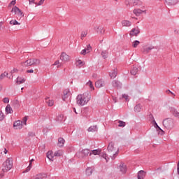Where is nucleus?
<instances>
[{
    "mask_svg": "<svg viewBox=\"0 0 179 179\" xmlns=\"http://www.w3.org/2000/svg\"><path fill=\"white\" fill-rule=\"evenodd\" d=\"M36 0H29V5H31V3H34V1Z\"/></svg>",
    "mask_w": 179,
    "mask_h": 179,
    "instance_id": "e2e57ef3",
    "label": "nucleus"
},
{
    "mask_svg": "<svg viewBox=\"0 0 179 179\" xmlns=\"http://www.w3.org/2000/svg\"><path fill=\"white\" fill-rule=\"evenodd\" d=\"M8 77V73L4 72L0 75V80H2L3 78Z\"/></svg>",
    "mask_w": 179,
    "mask_h": 179,
    "instance_id": "58836bf2",
    "label": "nucleus"
},
{
    "mask_svg": "<svg viewBox=\"0 0 179 179\" xmlns=\"http://www.w3.org/2000/svg\"><path fill=\"white\" fill-rule=\"evenodd\" d=\"M119 169L122 174H125V173H127V165L124 164L123 163L120 164Z\"/></svg>",
    "mask_w": 179,
    "mask_h": 179,
    "instance_id": "f3484780",
    "label": "nucleus"
},
{
    "mask_svg": "<svg viewBox=\"0 0 179 179\" xmlns=\"http://www.w3.org/2000/svg\"><path fill=\"white\" fill-rule=\"evenodd\" d=\"M166 93H171L173 96H176V94L173 93V92L170 91L169 90H166Z\"/></svg>",
    "mask_w": 179,
    "mask_h": 179,
    "instance_id": "052dcab7",
    "label": "nucleus"
},
{
    "mask_svg": "<svg viewBox=\"0 0 179 179\" xmlns=\"http://www.w3.org/2000/svg\"><path fill=\"white\" fill-rule=\"evenodd\" d=\"M73 111H74L75 113L78 114V112H76V108H73Z\"/></svg>",
    "mask_w": 179,
    "mask_h": 179,
    "instance_id": "338daca9",
    "label": "nucleus"
},
{
    "mask_svg": "<svg viewBox=\"0 0 179 179\" xmlns=\"http://www.w3.org/2000/svg\"><path fill=\"white\" fill-rule=\"evenodd\" d=\"M112 85L116 89H121V87H122V83L117 80H115L112 82Z\"/></svg>",
    "mask_w": 179,
    "mask_h": 179,
    "instance_id": "1a4fd4ad",
    "label": "nucleus"
},
{
    "mask_svg": "<svg viewBox=\"0 0 179 179\" xmlns=\"http://www.w3.org/2000/svg\"><path fill=\"white\" fill-rule=\"evenodd\" d=\"M85 50L87 51V54H89V52H90V50H92V46H90V45H87Z\"/></svg>",
    "mask_w": 179,
    "mask_h": 179,
    "instance_id": "de8ad7c7",
    "label": "nucleus"
},
{
    "mask_svg": "<svg viewBox=\"0 0 179 179\" xmlns=\"http://www.w3.org/2000/svg\"><path fill=\"white\" fill-rule=\"evenodd\" d=\"M41 64V61L36 58H30L27 59L25 62H21V66L24 68L29 66H38Z\"/></svg>",
    "mask_w": 179,
    "mask_h": 179,
    "instance_id": "20e7f679",
    "label": "nucleus"
},
{
    "mask_svg": "<svg viewBox=\"0 0 179 179\" xmlns=\"http://www.w3.org/2000/svg\"><path fill=\"white\" fill-rule=\"evenodd\" d=\"M47 157L50 160V162H54V156H52V151H48L47 152Z\"/></svg>",
    "mask_w": 179,
    "mask_h": 179,
    "instance_id": "393cba45",
    "label": "nucleus"
},
{
    "mask_svg": "<svg viewBox=\"0 0 179 179\" xmlns=\"http://www.w3.org/2000/svg\"><path fill=\"white\" fill-rule=\"evenodd\" d=\"M88 132H96L97 131V126H91L87 129Z\"/></svg>",
    "mask_w": 179,
    "mask_h": 179,
    "instance_id": "c85d7f7f",
    "label": "nucleus"
},
{
    "mask_svg": "<svg viewBox=\"0 0 179 179\" xmlns=\"http://www.w3.org/2000/svg\"><path fill=\"white\" fill-rule=\"evenodd\" d=\"M25 82H26V80L20 77H17L16 79V83H17V85H21V83H24Z\"/></svg>",
    "mask_w": 179,
    "mask_h": 179,
    "instance_id": "c756f323",
    "label": "nucleus"
},
{
    "mask_svg": "<svg viewBox=\"0 0 179 179\" xmlns=\"http://www.w3.org/2000/svg\"><path fill=\"white\" fill-rule=\"evenodd\" d=\"M22 122H23L20 120L15 122L13 124L14 128H15V129H21Z\"/></svg>",
    "mask_w": 179,
    "mask_h": 179,
    "instance_id": "a211bd4d",
    "label": "nucleus"
},
{
    "mask_svg": "<svg viewBox=\"0 0 179 179\" xmlns=\"http://www.w3.org/2000/svg\"><path fill=\"white\" fill-rule=\"evenodd\" d=\"M10 5H16V1L15 0H13L10 3Z\"/></svg>",
    "mask_w": 179,
    "mask_h": 179,
    "instance_id": "680f3d73",
    "label": "nucleus"
},
{
    "mask_svg": "<svg viewBox=\"0 0 179 179\" xmlns=\"http://www.w3.org/2000/svg\"><path fill=\"white\" fill-rule=\"evenodd\" d=\"M139 71H141V69H139V66H134L132 69L131 70V75H134V76H135V75H136L138 72H139Z\"/></svg>",
    "mask_w": 179,
    "mask_h": 179,
    "instance_id": "ddd939ff",
    "label": "nucleus"
},
{
    "mask_svg": "<svg viewBox=\"0 0 179 179\" xmlns=\"http://www.w3.org/2000/svg\"><path fill=\"white\" fill-rule=\"evenodd\" d=\"M10 24H12L13 26H15L16 24H20L19 22H17L16 20H12L10 21Z\"/></svg>",
    "mask_w": 179,
    "mask_h": 179,
    "instance_id": "c9c22d12",
    "label": "nucleus"
},
{
    "mask_svg": "<svg viewBox=\"0 0 179 179\" xmlns=\"http://www.w3.org/2000/svg\"><path fill=\"white\" fill-rule=\"evenodd\" d=\"M62 120H64V115L60 114L57 116V121H59V122H61V121H62Z\"/></svg>",
    "mask_w": 179,
    "mask_h": 179,
    "instance_id": "37998d69",
    "label": "nucleus"
},
{
    "mask_svg": "<svg viewBox=\"0 0 179 179\" xmlns=\"http://www.w3.org/2000/svg\"><path fill=\"white\" fill-rule=\"evenodd\" d=\"M5 117L3 116V113L0 110V121H3Z\"/></svg>",
    "mask_w": 179,
    "mask_h": 179,
    "instance_id": "09e8293b",
    "label": "nucleus"
},
{
    "mask_svg": "<svg viewBox=\"0 0 179 179\" xmlns=\"http://www.w3.org/2000/svg\"><path fill=\"white\" fill-rule=\"evenodd\" d=\"M170 111H171V114H173V115H174V117L179 118V112L177 111V109H176V108L171 107Z\"/></svg>",
    "mask_w": 179,
    "mask_h": 179,
    "instance_id": "4468645a",
    "label": "nucleus"
},
{
    "mask_svg": "<svg viewBox=\"0 0 179 179\" xmlns=\"http://www.w3.org/2000/svg\"><path fill=\"white\" fill-rule=\"evenodd\" d=\"M141 110H142V105L138 103V104L135 106V107H134L135 113H141Z\"/></svg>",
    "mask_w": 179,
    "mask_h": 179,
    "instance_id": "5701e85b",
    "label": "nucleus"
},
{
    "mask_svg": "<svg viewBox=\"0 0 179 179\" xmlns=\"http://www.w3.org/2000/svg\"><path fill=\"white\" fill-rule=\"evenodd\" d=\"M3 103H5L6 104H8V103H9V98L5 97V98L3 99Z\"/></svg>",
    "mask_w": 179,
    "mask_h": 179,
    "instance_id": "8fccbe9b",
    "label": "nucleus"
},
{
    "mask_svg": "<svg viewBox=\"0 0 179 179\" xmlns=\"http://www.w3.org/2000/svg\"><path fill=\"white\" fill-rule=\"evenodd\" d=\"M86 176H90L91 174H93V169L88 167L86 169L85 171Z\"/></svg>",
    "mask_w": 179,
    "mask_h": 179,
    "instance_id": "2f4dec72",
    "label": "nucleus"
},
{
    "mask_svg": "<svg viewBox=\"0 0 179 179\" xmlns=\"http://www.w3.org/2000/svg\"><path fill=\"white\" fill-rule=\"evenodd\" d=\"M139 33H141V31L139 30V28H134L133 29H131V31H130V36H138V34H139Z\"/></svg>",
    "mask_w": 179,
    "mask_h": 179,
    "instance_id": "dca6fc26",
    "label": "nucleus"
},
{
    "mask_svg": "<svg viewBox=\"0 0 179 179\" xmlns=\"http://www.w3.org/2000/svg\"><path fill=\"white\" fill-rule=\"evenodd\" d=\"M122 24L123 27H129V26H131V24H132V22H131L129 20H124L122 21Z\"/></svg>",
    "mask_w": 179,
    "mask_h": 179,
    "instance_id": "412c9836",
    "label": "nucleus"
},
{
    "mask_svg": "<svg viewBox=\"0 0 179 179\" xmlns=\"http://www.w3.org/2000/svg\"><path fill=\"white\" fill-rule=\"evenodd\" d=\"M54 156H56L57 157H59L62 156V152L60 150L56 151L54 154Z\"/></svg>",
    "mask_w": 179,
    "mask_h": 179,
    "instance_id": "4c0bfd02",
    "label": "nucleus"
},
{
    "mask_svg": "<svg viewBox=\"0 0 179 179\" xmlns=\"http://www.w3.org/2000/svg\"><path fill=\"white\" fill-rule=\"evenodd\" d=\"M101 153V150L100 149H96V150H93L90 152V156H92V155H94V156H97Z\"/></svg>",
    "mask_w": 179,
    "mask_h": 179,
    "instance_id": "6ab92c4d",
    "label": "nucleus"
},
{
    "mask_svg": "<svg viewBox=\"0 0 179 179\" xmlns=\"http://www.w3.org/2000/svg\"><path fill=\"white\" fill-rule=\"evenodd\" d=\"M101 55L103 57V58L106 59V58L108 57V52L107 50H103L101 52Z\"/></svg>",
    "mask_w": 179,
    "mask_h": 179,
    "instance_id": "72a5a7b5",
    "label": "nucleus"
},
{
    "mask_svg": "<svg viewBox=\"0 0 179 179\" xmlns=\"http://www.w3.org/2000/svg\"><path fill=\"white\" fill-rule=\"evenodd\" d=\"M118 123H119L118 127H125V125H126L125 122H123L121 120H119Z\"/></svg>",
    "mask_w": 179,
    "mask_h": 179,
    "instance_id": "49530a36",
    "label": "nucleus"
},
{
    "mask_svg": "<svg viewBox=\"0 0 179 179\" xmlns=\"http://www.w3.org/2000/svg\"><path fill=\"white\" fill-rule=\"evenodd\" d=\"M154 127L155 128H156L157 131L159 132V131H161V135H164L165 132L163 129H162V128H160V127H159V124H157V123L156 122V120H154Z\"/></svg>",
    "mask_w": 179,
    "mask_h": 179,
    "instance_id": "2eb2a0df",
    "label": "nucleus"
},
{
    "mask_svg": "<svg viewBox=\"0 0 179 179\" xmlns=\"http://www.w3.org/2000/svg\"><path fill=\"white\" fill-rule=\"evenodd\" d=\"M60 59L63 62H69L71 61V56L68 55L65 52H62Z\"/></svg>",
    "mask_w": 179,
    "mask_h": 179,
    "instance_id": "0eeeda50",
    "label": "nucleus"
},
{
    "mask_svg": "<svg viewBox=\"0 0 179 179\" xmlns=\"http://www.w3.org/2000/svg\"><path fill=\"white\" fill-rule=\"evenodd\" d=\"M133 12L134 15H136V16H141V15H142V13H143L145 10L143 11L139 8H137V9H134Z\"/></svg>",
    "mask_w": 179,
    "mask_h": 179,
    "instance_id": "4be33fe9",
    "label": "nucleus"
},
{
    "mask_svg": "<svg viewBox=\"0 0 179 179\" xmlns=\"http://www.w3.org/2000/svg\"><path fill=\"white\" fill-rule=\"evenodd\" d=\"M17 72H19V70H17V69H13L11 71H10V76H7V78H8V79H13V73H17Z\"/></svg>",
    "mask_w": 179,
    "mask_h": 179,
    "instance_id": "7c9ffc66",
    "label": "nucleus"
},
{
    "mask_svg": "<svg viewBox=\"0 0 179 179\" xmlns=\"http://www.w3.org/2000/svg\"><path fill=\"white\" fill-rule=\"evenodd\" d=\"M44 1H45V0H41V1H39V2L38 3H36V5H38V6H40L43 5V3H44Z\"/></svg>",
    "mask_w": 179,
    "mask_h": 179,
    "instance_id": "864d4df0",
    "label": "nucleus"
},
{
    "mask_svg": "<svg viewBox=\"0 0 179 179\" xmlns=\"http://www.w3.org/2000/svg\"><path fill=\"white\" fill-rule=\"evenodd\" d=\"M108 156L112 159V160H115L117 156H118V153H120V149L116 150L114 148V142L111 141L109 143L108 148Z\"/></svg>",
    "mask_w": 179,
    "mask_h": 179,
    "instance_id": "7ed1b4c3",
    "label": "nucleus"
},
{
    "mask_svg": "<svg viewBox=\"0 0 179 179\" xmlns=\"http://www.w3.org/2000/svg\"><path fill=\"white\" fill-rule=\"evenodd\" d=\"M30 170H31V162H29L28 167L26 169L25 171H23V173H29Z\"/></svg>",
    "mask_w": 179,
    "mask_h": 179,
    "instance_id": "a19ab883",
    "label": "nucleus"
},
{
    "mask_svg": "<svg viewBox=\"0 0 179 179\" xmlns=\"http://www.w3.org/2000/svg\"><path fill=\"white\" fill-rule=\"evenodd\" d=\"M27 73H34V70H33V69H29V70H27Z\"/></svg>",
    "mask_w": 179,
    "mask_h": 179,
    "instance_id": "6e6d98bb",
    "label": "nucleus"
},
{
    "mask_svg": "<svg viewBox=\"0 0 179 179\" xmlns=\"http://www.w3.org/2000/svg\"><path fill=\"white\" fill-rule=\"evenodd\" d=\"M87 36V31H83L81 32V40H83L84 37H86Z\"/></svg>",
    "mask_w": 179,
    "mask_h": 179,
    "instance_id": "ea45409f",
    "label": "nucleus"
},
{
    "mask_svg": "<svg viewBox=\"0 0 179 179\" xmlns=\"http://www.w3.org/2000/svg\"><path fill=\"white\" fill-rule=\"evenodd\" d=\"M102 157L103 158V159H105V160L106 161V162H108V160H110V157H108V155H107V154H106V153H103V154H102Z\"/></svg>",
    "mask_w": 179,
    "mask_h": 179,
    "instance_id": "c03bdc74",
    "label": "nucleus"
},
{
    "mask_svg": "<svg viewBox=\"0 0 179 179\" xmlns=\"http://www.w3.org/2000/svg\"><path fill=\"white\" fill-rule=\"evenodd\" d=\"M87 85H89L90 89L92 90H94V87L93 86V83L91 80H89V82L87 83Z\"/></svg>",
    "mask_w": 179,
    "mask_h": 179,
    "instance_id": "a18cd8bd",
    "label": "nucleus"
},
{
    "mask_svg": "<svg viewBox=\"0 0 179 179\" xmlns=\"http://www.w3.org/2000/svg\"><path fill=\"white\" fill-rule=\"evenodd\" d=\"M141 44V42L139 41H134L133 43H132V47L134 48H136L138 47V45Z\"/></svg>",
    "mask_w": 179,
    "mask_h": 179,
    "instance_id": "f704fd0d",
    "label": "nucleus"
},
{
    "mask_svg": "<svg viewBox=\"0 0 179 179\" xmlns=\"http://www.w3.org/2000/svg\"><path fill=\"white\" fill-rule=\"evenodd\" d=\"M89 155H90V150L89 149H83L76 153V156L78 159H86Z\"/></svg>",
    "mask_w": 179,
    "mask_h": 179,
    "instance_id": "423d86ee",
    "label": "nucleus"
},
{
    "mask_svg": "<svg viewBox=\"0 0 179 179\" xmlns=\"http://www.w3.org/2000/svg\"><path fill=\"white\" fill-rule=\"evenodd\" d=\"M81 55H86V54H87V50H86V49L83 50L80 52Z\"/></svg>",
    "mask_w": 179,
    "mask_h": 179,
    "instance_id": "603ef678",
    "label": "nucleus"
},
{
    "mask_svg": "<svg viewBox=\"0 0 179 179\" xmlns=\"http://www.w3.org/2000/svg\"><path fill=\"white\" fill-rule=\"evenodd\" d=\"M13 167V159L12 157L8 158L2 164V172L0 173L1 178L5 176L4 173H8Z\"/></svg>",
    "mask_w": 179,
    "mask_h": 179,
    "instance_id": "f257e3e1",
    "label": "nucleus"
},
{
    "mask_svg": "<svg viewBox=\"0 0 179 179\" xmlns=\"http://www.w3.org/2000/svg\"><path fill=\"white\" fill-rule=\"evenodd\" d=\"M4 153H5V155H6V153H8V150H6V148H4Z\"/></svg>",
    "mask_w": 179,
    "mask_h": 179,
    "instance_id": "69168bd1",
    "label": "nucleus"
},
{
    "mask_svg": "<svg viewBox=\"0 0 179 179\" xmlns=\"http://www.w3.org/2000/svg\"><path fill=\"white\" fill-rule=\"evenodd\" d=\"M58 64H59V61L57 60L56 62H55V63L53 64V65H58Z\"/></svg>",
    "mask_w": 179,
    "mask_h": 179,
    "instance_id": "0e129e2a",
    "label": "nucleus"
},
{
    "mask_svg": "<svg viewBox=\"0 0 179 179\" xmlns=\"http://www.w3.org/2000/svg\"><path fill=\"white\" fill-rule=\"evenodd\" d=\"M6 114H12V113H13V110L12 109V107H10V105L8 104L6 106Z\"/></svg>",
    "mask_w": 179,
    "mask_h": 179,
    "instance_id": "b1692460",
    "label": "nucleus"
},
{
    "mask_svg": "<svg viewBox=\"0 0 179 179\" xmlns=\"http://www.w3.org/2000/svg\"><path fill=\"white\" fill-rule=\"evenodd\" d=\"M91 95L89 92H85L83 94H78L76 97V102L78 106H83L90 101Z\"/></svg>",
    "mask_w": 179,
    "mask_h": 179,
    "instance_id": "f03ea898",
    "label": "nucleus"
},
{
    "mask_svg": "<svg viewBox=\"0 0 179 179\" xmlns=\"http://www.w3.org/2000/svg\"><path fill=\"white\" fill-rule=\"evenodd\" d=\"M178 2L179 0H165V3H166V5H169V6L177 5Z\"/></svg>",
    "mask_w": 179,
    "mask_h": 179,
    "instance_id": "f8f14e48",
    "label": "nucleus"
},
{
    "mask_svg": "<svg viewBox=\"0 0 179 179\" xmlns=\"http://www.w3.org/2000/svg\"><path fill=\"white\" fill-rule=\"evenodd\" d=\"M150 120L152 121V123H154V121H155L152 114H150Z\"/></svg>",
    "mask_w": 179,
    "mask_h": 179,
    "instance_id": "5fc2aeb1",
    "label": "nucleus"
},
{
    "mask_svg": "<svg viewBox=\"0 0 179 179\" xmlns=\"http://www.w3.org/2000/svg\"><path fill=\"white\" fill-rule=\"evenodd\" d=\"M162 124L166 129H173L174 128V120L172 118L164 119Z\"/></svg>",
    "mask_w": 179,
    "mask_h": 179,
    "instance_id": "39448f33",
    "label": "nucleus"
},
{
    "mask_svg": "<svg viewBox=\"0 0 179 179\" xmlns=\"http://www.w3.org/2000/svg\"><path fill=\"white\" fill-rule=\"evenodd\" d=\"M65 143V140H64L62 138H59L58 139V146L59 148H62V146H64V144Z\"/></svg>",
    "mask_w": 179,
    "mask_h": 179,
    "instance_id": "bb28decb",
    "label": "nucleus"
},
{
    "mask_svg": "<svg viewBox=\"0 0 179 179\" xmlns=\"http://www.w3.org/2000/svg\"><path fill=\"white\" fill-rule=\"evenodd\" d=\"M3 25V22H0V27H2Z\"/></svg>",
    "mask_w": 179,
    "mask_h": 179,
    "instance_id": "774afa93",
    "label": "nucleus"
},
{
    "mask_svg": "<svg viewBox=\"0 0 179 179\" xmlns=\"http://www.w3.org/2000/svg\"><path fill=\"white\" fill-rule=\"evenodd\" d=\"M23 122H24V125H26V124H27L26 122H27V117H24L23 118Z\"/></svg>",
    "mask_w": 179,
    "mask_h": 179,
    "instance_id": "bf43d9fd",
    "label": "nucleus"
},
{
    "mask_svg": "<svg viewBox=\"0 0 179 179\" xmlns=\"http://www.w3.org/2000/svg\"><path fill=\"white\" fill-rule=\"evenodd\" d=\"M77 62H78V65H83V62H82V60H80V59H78L77 61Z\"/></svg>",
    "mask_w": 179,
    "mask_h": 179,
    "instance_id": "13d9d810",
    "label": "nucleus"
},
{
    "mask_svg": "<svg viewBox=\"0 0 179 179\" xmlns=\"http://www.w3.org/2000/svg\"><path fill=\"white\" fill-rule=\"evenodd\" d=\"M145 171H138V179H143V178H145Z\"/></svg>",
    "mask_w": 179,
    "mask_h": 179,
    "instance_id": "a878e982",
    "label": "nucleus"
},
{
    "mask_svg": "<svg viewBox=\"0 0 179 179\" xmlns=\"http://www.w3.org/2000/svg\"><path fill=\"white\" fill-rule=\"evenodd\" d=\"M103 86H106V83H104V80H98L95 83V87H97L98 89H100V87H103Z\"/></svg>",
    "mask_w": 179,
    "mask_h": 179,
    "instance_id": "9d476101",
    "label": "nucleus"
},
{
    "mask_svg": "<svg viewBox=\"0 0 179 179\" xmlns=\"http://www.w3.org/2000/svg\"><path fill=\"white\" fill-rule=\"evenodd\" d=\"M11 12H14L15 15H17L19 17H23V16H24V14L22 12V10H20L17 6L13 8Z\"/></svg>",
    "mask_w": 179,
    "mask_h": 179,
    "instance_id": "6e6552de",
    "label": "nucleus"
},
{
    "mask_svg": "<svg viewBox=\"0 0 179 179\" xmlns=\"http://www.w3.org/2000/svg\"><path fill=\"white\" fill-rule=\"evenodd\" d=\"M28 136H31V137L36 136V133H34V132H33V131H29V132L28 133Z\"/></svg>",
    "mask_w": 179,
    "mask_h": 179,
    "instance_id": "3c124183",
    "label": "nucleus"
},
{
    "mask_svg": "<svg viewBox=\"0 0 179 179\" xmlns=\"http://www.w3.org/2000/svg\"><path fill=\"white\" fill-rule=\"evenodd\" d=\"M94 30L98 33L99 34H104V28L101 26H96L94 27Z\"/></svg>",
    "mask_w": 179,
    "mask_h": 179,
    "instance_id": "9b49d317",
    "label": "nucleus"
},
{
    "mask_svg": "<svg viewBox=\"0 0 179 179\" xmlns=\"http://www.w3.org/2000/svg\"><path fill=\"white\" fill-rule=\"evenodd\" d=\"M152 50H153V47L145 48L143 49V52H146L148 54V52H150V51H152Z\"/></svg>",
    "mask_w": 179,
    "mask_h": 179,
    "instance_id": "e433bc0d",
    "label": "nucleus"
},
{
    "mask_svg": "<svg viewBox=\"0 0 179 179\" xmlns=\"http://www.w3.org/2000/svg\"><path fill=\"white\" fill-rule=\"evenodd\" d=\"M13 106L16 107L17 108H19L20 107V104H19V101L15 100L13 101Z\"/></svg>",
    "mask_w": 179,
    "mask_h": 179,
    "instance_id": "79ce46f5",
    "label": "nucleus"
},
{
    "mask_svg": "<svg viewBox=\"0 0 179 179\" xmlns=\"http://www.w3.org/2000/svg\"><path fill=\"white\" fill-rule=\"evenodd\" d=\"M69 97V90H64V96L62 97V100H64V101H65V100H66V99H68Z\"/></svg>",
    "mask_w": 179,
    "mask_h": 179,
    "instance_id": "cd10ccee",
    "label": "nucleus"
},
{
    "mask_svg": "<svg viewBox=\"0 0 179 179\" xmlns=\"http://www.w3.org/2000/svg\"><path fill=\"white\" fill-rule=\"evenodd\" d=\"M122 98L125 99L126 101H128V95L124 94H122Z\"/></svg>",
    "mask_w": 179,
    "mask_h": 179,
    "instance_id": "4d7b16f0",
    "label": "nucleus"
},
{
    "mask_svg": "<svg viewBox=\"0 0 179 179\" xmlns=\"http://www.w3.org/2000/svg\"><path fill=\"white\" fill-rule=\"evenodd\" d=\"M109 75H110L111 79H115V78H117V75H118L117 69H113L112 73H110Z\"/></svg>",
    "mask_w": 179,
    "mask_h": 179,
    "instance_id": "aec40b11",
    "label": "nucleus"
},
{
    "mask_svg": "<svg viewBox=\"0 0 179 179\" xmlns=\"http://www.w3.org/2000/svg\"><path fill=\"white\" fill-rule=\"evenodd\" d=\"M48 97L45 98V100H46V103L48 104V106H49V107H52L54 106V101L52 100H48Z\"/></svg>",
    "mask_w": 179,
    "mask_h": 179,
    "instance_id": "473e14b6",
    "label": "nucleus"
}]
</instances>
